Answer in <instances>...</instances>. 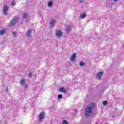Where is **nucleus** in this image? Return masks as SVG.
<instances>
[{
    "label": "nucleus",
    "instance_id": "f257e3e1",
    "mask_svg": "<svg viewBox=\"0 0 124 124\" xmlns=\"http://www.w3.org/2000/svg\"><path fill=\"white\" fill-rule=\"evenodd\" d=\"M94 109V104H91L87 106L85 110V116L86 118H91L93 115V110Z\"/></svg>",
    "mask_w": 124,
    "mask_h": 124
},
{
    "label": "nucleus",
    "instance_id": "f03ea898",
    "mask_svg": "<svg viewBox=\"0 0 124 124\" xmlns=\"http://www.w3.org/2000/svg\"><path fill=\"white\" fill-rule=\"evenodd\" d=\"M18 21H19V17L14 16L12 20L11 21L10 25L12 27L13 26H15V25H16V23H17Z\"/></svg>",
    "mask_w": 124,
    "mask_h": 124
},
{
    "label": "nucleus",
    "instance_id": "7ed1b4c3",
    "mask_svg": "<svg viewBox=\"0 0 124 124\" xmlns=\"http://www.w3.org/2000/svg\"><path fill=\"white\" fill-rule=\"evenodd\" d=\"M44 118H45V113L44 112L40 113L39 116V122H42V120L44 119Z\"/></svg>",
    "mask_w": 124,
    "mask_h": 124
},
{
    "label": "nucleus",
    "instance_id": "20e7f679",
    "mask_svg": "<svg viewBox=\"0 0 124 124\" xmlns=\"http://www.w3.org/2000/svg\"><path fill=\"white\" fill-rule=\"evenodd\" d=\"M7 11H8V6L6 5H4L3 7V13L4 15H7Z\"/></svg>",
    "mask_w": 124,
    "mask_h": 124
},
{
    "label": "nucleus",
    "instance_id": "39448f33",
    "mask_svg": "<svg viewBox=\"0 0 124 124\" xmlns=\"http://www.w3.org/2000/svg\"><path fill=\"white\" fill-rule=\"evenodd\" d=\"M20 85H22V86H23L25 89H27L28 85H27V83H26V80L22 79L20 82Z\"/></svg>",
    "mask_w": 124,
    "mask_h": 124
},
{
    "label": "nucleus",
    "instance_id": "423d86ee",
    "mask_svg": "<svg viewBox=\"0 0 124 124\" xmlns=\"http://www.w3.org/2000/svg\"><path fill=\"white\" fill-rule=\"evenodd\" d=\"M31 31L32 29H29L27 32V37H31Z\"/></svg>",
    "mask_w": 124,
    "mask_h": 124
},
{
    "label": "nucleus",
    "instance_id": "0eeeda50",
    "mask_svg": "<svg viewBox=\"0 0 124 124\" xmlns=\"http://www.w3.org/2000/svg\"><path fill=\"white\" fill-rule=\"evenodd\" d=\"M70 59L72 62H74V61H75V60L76 59V53H74L70 57Z\"/></svg>",
    "mask_w": 124,
    "mask_h": 124
},
{
    "label": "nucleus",
    "instance_id": "6e6552de",
    "mask_svg": "<svg viewBox=\"0 0 124 124\" xmlns=\"http://www.w3.org/2000/svg\"><path fill=\"white\" fill-rule=\"evenodd\" d=\"M56 31V36L59 37H61V36L62 35V33L60 30H57Z\"/></svg>",
    "mask_w": 124,
    "mask_h": 124
},
{
    "label": "nucleus",
    "instance_id": "1a4fd4ad",
    "mask_svg": "<svg viewBox=\"0 0 124 124\" xmlns=\"http://www.w3.org/2000/svg\"><path fill=\"white\" fill-rule=\"evenodd\" d=\"M60 92H61V93H67V91L63 87H61L60 89Z\"/></svg>",
    "mask_w": 124,
    "mask_h": 124
},
{
    "label": "nucleus",
    "instance_id": "9d476101",
    "mask_svg": "<svg viewBox=\"0 0 124 124\" xmlns=\"http://www.w3.org/2000/svg\"><path fill=\"white\" fill-rule=\"evenodd\" d=\"M22 18L23 19H29V15L27 13H25L22 14Z\"/></svg>",
    "mask_w": 124,
    "mask_h": 124
},
{
    "label": "nucleus",
    "instance_id": "9b49d317",
    "mask_svg": "<svg viewBox=\"0 0 124 124\" xmlns=\"http://www.w3.org/2000/svg\"><path fill=\"white\" fill-rule=\"evenodd\" d=\"M103 75V72H99L98 73L97 75V77L98 79L101 78L102 77V75Z\"/></svg>",
    "mask_w": 124,
    "mask_h": 124
},
{
    "label": "nucleus",
    "instance_id": "f8f14e48",
    "mask_svg": "<svg viewBox=\"0 0 124 124\" xmlns=\"http://www.w3.org/2000/svg\"><path fill=\"white\" fill-rule=\"evenodd\" d=\"M56 23V20L55 19H52L50 22V25L51 27H54L55 26V23Z\"/></svg>",
    "mask_w": 124,
    "mask_h": 124
},
{
    "label": "nucleus",
    "instance_id": "ddd939ff",
    "mask_svg": "<svg viewBox=\"0 0 124 124\" xmlns=\"http://www.w3.org/2000/svg\"><path fill=\"white\" fill-rule=\"evenodd\" d=\"M86 16H87V15L85 13L81 14V15L79 16V18H80V19H84V18H85Z\"/></svg>",
    "mask_w": 124,
    "mask_h": 124
},
{
    "label": "nucleus",
    "instance_id": "4468645a",
    "mask_svg": "<svg viewBox=\"0 0 124 124\" xmlns=\"http://www.w3.org/2000/svg\"><path fill=\"white\" fill-rule=\"evenodd\" d=\"M5 33V29H3L0 31V35H2Z\"/></svg>",
    "mask_w": 124,
    "mask_h": 124
},
{
    "label": "nucleus",
    "instance_id": "2eb2a0df",
    "mask_svg": "<svg viewBox=\"0 0 124 124\" xmlns=\"http://www.w3.org/2000/svg\"><path fill=\"white\" fill-rule=\"evenodd\" d=\"M47 5L49 7H51V6H53V2H52V1H49L48 2Z\"/></svg>",
    "mask_w": 124,
    "mask_h": 124
},
{
    "label": "nucleus",
    "instance_id": "dca6fc26",
    "mask_svg": "<svg viewBox=\"0 0 124 124\" xmlns=\"http://www.w3.org/2000/svg\"><path fill=\"white\" fill-rule=\"evenodd\" d=\"M70 31H71V27H69L66 29V32H67V33H69Z\"/></svg>",
    "mask_w": 124,
    "mask_h": 124
},
{
    "label": "nucleus",
    "instance_id": "f3484780",
    "mask_svg": "<svg viewBox=\"0 0 124 124\" xmlns=\"http://www.w3.org/2000/svg\"><path fill=\"white\" fill-rule=\"evenodd\" d=\"M79 65L80 66H84V65H85V63H84V62L82 61H80L79 62Z\"/></svg>",
    "mask_w": 124,
    "mask_h": 124
},
{
    "label": "nucleus",
    "instance_id": "a211bd4d",
    "mask_svg": "<svg viewBox=\"0 0 124 124\" xmlns=\"http://www.w3.org/2000/svg\"><path fill=\"white\" fill-rule=\"evenodd\" d=\"M58 98L59 99H62V95L61 94L58 95Z\"/></svg>",
    "mask_w": 124,
    "mask_h": 124
},
{
    "label": "nucleus",
    "instance_id": "6ab92c4d",
    "mask_svg": "<svg viewBox=\"0 0 124 124\" xmlns=\"http://www.w3.org/2000/svg\"><path fill=\"white\" fill-rule=\"evenodd\" d=\"M103 105H106L107 104H108V102L107 101H105L103 102Z\"/></svg>",
    "mask_w": 124,
    "mask_h": 124
},
{
    "label": "nucleus",
    "instance_id": "aec40b11",
    "mask_svg": "<svg viewBox=\"0 0 124 124\" xmlns=\"http://www.w3.org/2000/svg\"><path fill=\"white\" fill-rule=\"evenodd\" d=\"M12 5H13V6L16 5V1H13L12 2Z\"/></svg>",
    "mask_w": 124,
    "mask_h": 124
},
{
    "label": "nucleus",
    "instance_id": "412c9836",
    "mask_svg": "<svg viewBox=\"0 0 124 124\" xmlns=\"http://www.w3.org/2000/svg\"><path fill=\"white\" fill-rule=\"evenodd\" d=\"M32 75H33V74H32V72H30V73H29V77L31 78L32 76Z\"/></svg>",
    "mask_w": 124,
    "mask_h": 124
},
{
    "label": "nucleus",
    "instance_id": "4be33fe9",
    "mask_svg": "<svg viewBox=\"0 0 124 124\" xmlns=\"http://www.w3.org/2000/svg\"><path fill=\"white\" fill-rule=\"evenodd\" d=\"M16 34H17V33H16V32L14 31L13 32V35H14V36H16Z\"/></svg>",
    "mask_w": 124,
    "mask_h": 124
},
{
    "label": "nucleus",
    "instance_id": "5701e85b",
    "mask_svg": "<svg viewBox=\"0 0 124 124\" xmlns=\"http://www.w3.org/2000/svg\"><path fill=\"white\" fill-rule=\"evenodd\" d=\"M6 92L7 93H8V88H6Z\"/></svg>",
    "mask_w": 124,
    "mask_h": 124
},
{
    "label": "nucleus",
    "instance_id": "b1692460",
    "mask_svg": "<svg viewBox=\"0 0 124 124\" xmlns=\"http://www.w3.org/2000/svg\"><path fill=\"white\" fill-rule=\"evenodd\" d=\"M82 1H83V0H79V2H80V3H81V2H82Z\"/></svg>",
    "mask_w": 124,
    "mask_h": 124
},
{
    "label": "nucleus",
    "instance_id": "393cba45",
    "mask_svg": "<svg viewBox=\"0 0 124 124\" xmlns=\"http://www.w3.org/2000/svg\"><path fill=\"white\" fill-rule=\"evenodd\" d=\"M75 113H77V109L75 110Z\"/></svg>",
    "mask_w": 124,
    "mask_h": 124
},
{
    "label": "nucleus",
    "instance_id": "a878e982",
    "mask_svg": "<svg viewBox=\"0 0 124 124\" xmlns=\"http://www.w3.org/2000/svg\"><path fill=\"white\" fill-rule=\"evenodd\" d=\"M114 1H118V0H113Z\"/></svg>",
    "mask_w": 124,
    "mask_h": 124
},
{
    "label": "nucleus",
    "instance_id": "bb28decb",
    "mask_svg": "<svg viewBox=\"0 0 124 124\" xmlns=\"http://www.w3.org/2000/svg\"><path fill=\"white\" fill-rule=\"evenodd\" d=\"M105 124H107V123H106Z\"/></svg>",
    "mask_w": 124,
    "mask_h": 124
}]
</instances>
